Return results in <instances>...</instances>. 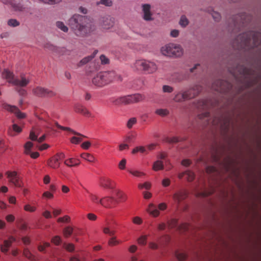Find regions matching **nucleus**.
Segmentation results:
<instances>
[{"label": "nucleus", "mask_w": 261, "mask_h": 261, "mask_svg": "<svg viewBox=\"0 0 261 261\" xmlns=\"http://www.w3.org/2000/svg\"><path fill=\"white\" fill-rule=\"evenodd\" d=\"M261 43V33L248 31L240 34L236 38L233 45L238 49L254 48Z\"/></svg>", "instance_id": "obj_1"}, {"label": "nucleus", "mask_w": 261, "mask_h": 261, "mask_svg": "<svg viewBox=\"0 0 261 261\" xmlns=\"http://www.w3.org/2000/svg\"><path fill=\"white\" fill-rule=\"evenodd\" d=\"M69 24L74 34L79 37H84L90 34L95 29L90 23L87 22V18L79 14H75L69 20Z\"/></svg>", "instance_id": "obj_2"}, {"label": "nucleus", "mask_w": 261, "mask_h": 261, "mask_svg": "<svg viewBox=\"0 0 261 261\" xmlns=\"http://www.w3.org/2000/svg\"><path fill=\"white\" fill-rule=\"evenodd\" d=\"M118 76L114 71L100 72L92 80V84L96 87H102L113 82Z\"/></svg>", "instance_id": "obj_3"}, {"label": "nucleus", "mask_w": 261, "mask_h": 261, "mask_svg": "<svg viewBox=\"0 0 261 261\" xmlns=\"http://www.w3.org/2000/svg\"><path fill=\"white\" fill-rule=\"evenodd\" d=\"M228 70L236 80L240 81L254 74V71L251 68L242 65H237L233 67H229Z\"/></svg>", "instance_id": "obj_4"}, {"label": "nucleus", "mask_w": 261, "mask_h": 261, "mask_svg": "<svg viewBox=\"0 0 261 261\" xmlns=\"http://www.w3.org/2000/svg\"><path fill=\"white\" fill-rule=\"evenodd\" d=\"M132 67L135 70L143 71L149 74L155 72L158 69L155 63L145 59L136 60Z\"/></svg>", "instance_id": "obj_5"}, {"label": "nucleus", "mask_w": 261, "mask_h": 261, "mask_svg": "<svg viewBox=\"0 0 261 261\" xmlns=\"http://www.w3.org/2000/svg\"><path fill=\"white\" fill-rule=\"evenodd\" d=\"M2 76L7 81L13 85L23 87L27 86L30 83V80L26 79L24 74L20 75V79H15L13 72L8 69H4L2 72Z\"/></svg>", "instance_id": "obj_6"}, {"label": "nucleus", "mask_w": 261, "mask_h": 261, "mask_svg": "<svg viewBox=\"0 0 261 261\" xmlns=\"http://www.w3.org/2000/svg\"><path fill=\"white\" fill-rule=\"evenodd\" d=\"M161 52L164 56L176 57H179L183 54L181 47L173 43H169L162 47Z\"/></svg>", "instance_id": "obj_7"}, {"label": "nucleus", "mask_w": 261, "mask_h": 261, "mask_svg": "<svg viewBox=\"0 0 261 261\" xmlns=\"http://www.w3.org/2000/svg\"><path fill=\"white\" fill-rule=\"evenodd\" d=\"M212 89L220 93H227L231 90L232 85L227 81L218 80L213 83Z\"/></svg>", "instance_id": "obj_8"}, {"label": "nucleus", "mask_w": 261, "mask_h": 261, "mask_svg": "<svg viewBox=\"0 0 261 261\" xmlns=\"http://www.w3.org/2000/svg\"><path fill=\"white\" fill-rule=\"evenodd\" d=\"M6 175L7 176L8 181L14 186L21 188L23 186L21 178L18 175L16 171H7Z\"/></svg>", "instance_id": "obj_9"}, {"label": "nucleus", "mask_w": 261, "mask_h": 261, "mask_svg": "<svg viewBox=\"0 0 261 261\" xmlns=\"http://www.w3.org/2000/svg\"><path fill=\"white\" fill-rule=\"evenodd\" d=\"M33 93L35 95L40 97H52L56 95L54 91L41 87L34 88Z\"/></svg>", "instance_id": "obj_10"}, {"label": "nucleus", "mask_w": 261, "mask_h": 261, "mask_svg": "<svg viewBox=\"0 0 261 261\" xmlns=\"http://www.w3.org/2000/svg\"><path fill=\"white\" fill-rule=\"evenodd\" d=\"M246 17V13H241L233 17L232 18V26L233 25L234 28L233 30L240 29L244 27L249 20V19H247Z\"/></svg>", "instance_id": "obj_11"}, {"label": "nucleus", "mask_w": 261, "mask_h": 261, "mask_svg": "<svg viewBox=\"0 0 261 261\" xmlns=\"http://www.w3.org/2000/svg\"><path fill=\"white\" fill-rule=\"evenodd\" d=\"M65 158V155L63 152H58L47 161V165L53 169H57L60 166V161Z\"/></svg>", "instance_id": "obj_12"}, {"label": "nucleus", "mask_w": 261, "mask_h": 261, "mask_svg": "<svg viewBox=\"0 0 261 261\" xmlns=\"http://www.w3.org/2000/svg\"><path fill=\"white\" fill-rule=\"evenodd\" d=\"M104 233L109 235L112 238L109 240L108 244L110 246H115L119 244L120 242L116 240V237L114 236L116 230L113 229L111 226L108 225L103 228Z\"/></svg>", "instance_id": "obj_13"}, {"label": "nucleus", "mask_w": 261, "mask_h": 261, "mask_svg": "<svg viewBox=\"0 0 261 261\" xmlns=\"http://www.w3.org/2000/svg\"><path fill=\"white\" fill-rule=\"evenodd\" d=\"M6 5H9L15 11H23L25 7L22 0H0Z\"/></svg>", "instance_id": "obj_14"}, {"label": "nucleus", "mask_w": 261, "mask_h": 261, "mask_svg": "<svg viewBox=\"0 0 261 261\" xmlns=\"http://www.w3.org/2000/svg\"><path fill=\"white\" fill-rule=\"evenodd\" d=\"M55 125L57 127H58L59 128H60L61 129L69 131L77 136L81 137H78L74 136V137H72V138H71L70 142L73 144H76L79 143L80 142H81L82 141V137H86L85 136L82 135L81 134L75 132L73 129H71L70 127L62 126L60 125H59L57 122L55 123Z\"/></svg>", "instance_id": "obj_15"}, {"label": "nucleus", "mask_w": 261, "mask_h": 261, "mask_svg": "<svg viewBox=\"0 0 261 261\" xmlns=\"http://www.w3.org/2000/svg\"><path fill=\"white\" fill-rule=\"evenodd\" d=\"M201 90V87L199 85L196 84L185 91L184 92L187 99L195 97L200 93Z\"/></svg>", "instance_id": "obj_16"}, {"label": "nucleus", "mask_w": 261, "mask_h": 261, "mask_svg": "<svg viewBox=\"0 0 261 261\" xmlns=\"http://www.w3.org/2000/svg\"><path fill=\"white\" fill-rule=\"evenodd\" d=\"M3 107L8 111L14 113L19 119H23L26 117L25 114L21 112L19 109L15 106H12L5 103L3 104Z\"/></svg>", "instance_id": "obj_17"}, {"label": "nucleus", "mask_w": 261, "mask_h": 261, "mask_svg": "<svg viewBox=\"0 0 261 261\" xmlns=\"http://www.w3.org/2000/svg\"><path fill=\"white\" fill-rule=\"evenodd\" d=\"M114 23V18L109 15L105 16L100 20V25L103 29L108 30L112 28Z\"/></svg>", "instance_id": "obj_18"}, {"label": "nucleus", "mask_w": 261, "mask_h": 261, "mask_svg": "<svg viewBox=\"0 0 261 261\" xmlns=\"http://www.w3.org/2000/svg\"><path fill=\"white\" fill-rule=\"evenodd\" d=\"M142 17L146 21H151L153 19V14L151 11V5L148 4L142 5Z\"/></svg>", "instance_id": "obj_19"}, {"label": "nucleus", "mask_w": 261, "mask_h": 261, "mask_svg": "<svg viewBox=\"0 0 261 261\" xmlns=\"http://www.w3.org/2000/svg\"><path fill=\"white\" fill-rule=\"evenodd\" d=\"M117 202V200L111 196L105 197L99 200V203L106 208L112 207Z\"/></svg>", "instance_id": "obj_20"}, {"label": "nucleus", "mask_w": 261, "mask_h": 261, "mask_svg": "<svg viewBox=\"0 0 261 261\" xmlns=\"http://www.w3.org/2000/svg\"><path fill=\"white\" fill-rule=\"evenodd\" d=\"M168 227L170 228L176 227L180 231H186L189 230L190 226L189 224L186 223L178 225L177 221L175 219H172L168 222Z\"/></svg>", "instance_id": "obj_21"}, {"label": "nucleus", "mask_w": 261, "mask_h": 261, "mask_svg": "<svg viewBox=\"0 0 261 261\" xmlns=\"http://www.w3.org/2000/svg\"><path fill=\"white\" fill-rule=\"evenodd\" d=\"M46 48L58 54L60 56H69L71 54V51L64 47H58L53 45H47Z\"/></svg>", "instance_id": "obj_22"}, {"label": "nucleus", "mask_w": 261, "mask_h": 261, "mask_svg": "<svg viewBox=\"0 0 261 261\" xmlns=\"http://www.w3.org/2000/svg\"><path fill=\"white\" fill-rule=\"evenodd\" d=\"M187 197V193L185 190H180L175 193L173 196L172 198L174 202L179 205L180 202Z\"/></svg>", "instance_id": "obj_23"}, {"label": "nucleus", "mask_w": 261, "mask_h": 261, "mask_svg": "<svg viewBox=\"0 0 261 261\" xmlns=\"http://www.w3.org/2000/svg\"><path fill=\"white\" fill-rule=\"evenodd\" d=\"M74 110L76 113L82 114L86 117H91V114L84 106L76 103L74 106Z\"/></svg>", "instance_id": "obj_24"}, {"label": "nucleus", "mask_w": 261, "mask_h": 261, "mask_svg": "<svg viewBox=\"0 0 261 261\" xmlns=\"http://www.w3.org/2000/svg\"><path fill=\"white\" fill-rule=\"evenodd\" d=\"M101 185L105 188L113 189L115 187L116 183L110 178H104L102 179Z\"/></svg>", "instance_id": "obj_25"}, {"label": "nucleus", "mask_w": 261, "mask_h": 261, "mask_svg": "<svg viewBox=\"0 0 261 261\" xmlns=\"http://www.w3.org/2000/svg\"><path fill=\"white\" fill-rule=\"evenodd\" d=\"M114 103L116 105L120 104L127 105L132 103L129 95L120 97L116 99L114 101Z\"/></svg>", "instance_id": "obj_26"}, {"label": "nucleus", "mask_w": 261, "mask_h": 261, "mask_svg": "<svg viewBox=\"0 0 261 261\" xmlns=\"http://www.w3.org/2000/svg\"><path fill=\"white\" fill-rule=\"evenodd\" d=\"M185 175H187V180L189 181H192L195 178L194 173L193 172L189 170L178 174V177L179 179H181Z\"/></svg>", "instance_id": "obj_27"}, {"label": "nucleus", "mask_w": 261, "mask_h": 261, "mask_svg": "<svg viewBox=\"0 0 261 261\" xmlns=\"http://www.w3.org/2000/svg\"><path fill=\"white\" fill-rule=\"evenodd\" d=\"M129 96L132 103L139 102L143 100L145 98V96L144 95L139 93L129 95Z\"/></svg>", "instance_id": "obj_28"}, {"label": "nucleus", "mask_w": 261, "mask_h": 261, "mask_svg": "<svg viewBox=\"0 0 261 261\" xmlns=\"http://www.w3.org/2000/svg\"><path fill=\"white\" fill-rule=\"evenodd\" d=\"M147 211L153 217H157L160 214L159 210L152 203H150L149 205Z\"/></svg>", "instance_id": "obj_29"}, {"label": "nucleus", "mask_w": 261, "mask_h": 261, "mask_svg": "<svg viewBox=\"0 0 261 261\" xmlns=\"http://www.w3.org/2000/svg\"><path fill=\"white\" fill-rule=\"evenodd\" d=\"M97 50H95L92 55L87 56L83 59H82L80 62L78 63L77 66L79 67L82 66L86 63H88L89 61H90L95 56V55L97 54Z\"/></svg>", "instance_id": "obj_30"}, {"label": "nucleus", "mask_w": 261, "mask_h": 261, "mask_svg": "<svg viewBox=\"0 0 261 261\" xmlns=\"http://www.w3.org/2000/svg\"><path fill=\"white\" fill-rule=\"evenodd\" d=\"M206 11L211 14L215 21H219L221 19V17L220 13H219L218 12L214 11L212 8H208L206 10Z\"/></svg>", "instance_id": "obj_31"}, {"label": "nucleus", "mask_w": 261, "mask_h": 261, "mask_svg": "<svg viewBox=\"0 0 261 261\" xmlns=\"http://www.w3.org/2000/svg\"><path fill=\"white\" fill-rule=\"evenodd\" d=\"M39 134V129L37 128L32 129L30 133L29 139L33 141L38 140V137Z\"/></svg>", "instance_id": "obj_32"}, {"label": "nucleus", "mask_w": 261, "mask_h": 261, "mask_svg": "<svg viewBox=\"0 0 261 261\" xmlns=\"http://www.w3.org/2000/svg\"><path fill=\"white\" fill-rule=\"evenodd\" d=\"M173 100L175 102H181L182 101L187 100L184 91L182 92H178V93H177L175 95Z\"/></svg>", "instance_id": "obj_33"}, {"label": "nucleus", "mask_w": 261, "mask_h": 261, "mask_svg": "<svg viewBox=\"0 0 261 261\" xmlns=\"http://www.w3.org/2000/svg\"><path fill=\"white\" fill-rule=\"evenodd\" d=\"M23 254V255L32 261L36 260L35 256L30 251L28 248L24 249Z\"/></svg>", "instance_id": "obj_34"}, {"label": "nucleus", "mask_w": 261, "mask_h": 261, "mask_svg": "<svg viewBox=\"0 0 261 261\" xmlns=\"http://www.w3.org/2000/svg\"><path fill=\"white\" fill-rule=\"evenodd\" d=\"M116 194L118 199L117 202H124L127 199L126 195L120 191H117Z\"/></svg>", "instance_id": "obj_35"}, {"label": "nucleus", "mask_w": 261, "mask_h": 261, "mask_svg": "<svg viewBox=\"0 0 261 261\" xmlns=\"http://www.w3.org/2000/svg\"><path fill=\"white\" fill-rule=\"evenodd\" d=\"M56 25L57 28L59 29H60L61 31L66 33L68 31V27L65 25L63 22L58 21L56 23Z\"/></svg>", "instance_id": "obj_36"}, {"label": "nucleus", "mask_w": 261, "mask_h": 261, "mask_svg": "<svg viewBox=\"0 0 261 261\" xmlns=\"http://www.w3.org/2000/svg\"><path fill=\"white\" fill-rule=\"evenodd\" d=\"M64 164L67 166L72 167L78 165L79 163L75 159L70 158L69 159L66 160L64 161Z\"/></svg>", "instance_id": "obj_37"}, {"label": "nucleus", "mask_w": 261, "mask_h": 261, "mask_svg": "<svg viewBox=\"0 0 261 261\" xmlns=\"http://www.w3.org/2000/svg\"><path fill=\"white\" fill-rule=\"evenodd\" d=\"M155 113L161 117H165L169 114V111L166 109H158L155 111Z\"/></svg>", "instance_id": "obj_38"}, {"label": "nucleus", "mask_w": 261, "mask_h": 261, "mask_svg": "<svg viewBox=\"0 0 261 261\" xmlns=\"http://www.w3.org/2000/svg\"><path fill=\"white\" fill-rule=\"evenodd\" d=\"M152 169L154 171L163 170L164 169V165L162 161H156L153 165Z\"/></svg>", "instance_id": "obj_39"}, {"label": "nucleus", "mask_w": 261, "mask_h": 261, "mask_svg": "<svg viewBox=\"0 0 261 261\" xmlns=\"http://www.w3.org/2000/svg\"><path fill=\"white\" fill-rule=\"evenodd\" d=\"M11 246V242L7 240H5L4 244L1 246V251L4 253H7L8 251L9 248Z\"/></svg>", "instance_id": "obj_40"}, {"label": "nucleus", "mask_w": 261, "mask_h": 261, "mask_svg": "<svg viewBox=\"0 0 261 261\" xmlns=\"http://www.w3.org/2000/svg\"><path fill=\"white\" fill-rule=\"evenodd\" d=\"M189 21L185 15H182L180 17L179 24L181 27L186 28L189 24Z\"/></svg>", "instance_id": "obj_41"}, {"label": "nucleus", "mask_w": 261, "mask_h": 261, "mask_svg": "<svg viewBox=\"0 0 261 261\" xmlns=\"http://www.w3.org/2000/svg\"><path fill=\"white\" fill-rule=\"evenodd\" d=\"M198 109L205 110L208 108V103L206 100H201L198 102L197 106Z\"/></svg>", "instance_id": "obj_42"}, {"label": "nucleus", "mask_w": 261, "mask_h": 261, "mask_svg": "<svg viewBox=\"0 0 261 261\" xmlns=\"http://www.w3.org/2000/svg\"><path fill=\"white\" fill-rule=\"evenodd\" d=\"M7 24L10 27H17L20 25V22L16 19H10L7 21Z\"/></svg>", "instance_id": "obj_43"}, {"label": "nucleus", "mask_w": 261, "mask_h": 261, "mask_svg": "<svg viewBox=\"0 0 261 261\" xmlns=\"http://www.w3.org/2000/svg\"><path fill=\"white\" fill-rule=\"evenodd\" d=\"M81 156L83 159H84L90 162H92L94 161V156L92 155H91V154L88 153H83L81 154Z\"/></svg>", "instance_id": "obj_44"}, {"label": "nucleus", "mask_w": 261, "mask_h": 261, "mask_svg": "<svg viewBox=\"0 0 261 261\" xmlns=\"http://www.w3.org/2000/svg\"><path fill=\"white\" fill-rule=\"evenodd\" d=\"M138 152H140L141 153H147L146 148L145 147L142 146H137V147H135V148H134L133 149L132 152L133 154H135Z\"/></svg>", "instance_id": "obj_45"}, {"label": "nucleus", "mask_w": 261, "mask_h": 261, "mask_svg": "<svg viewBox=\"0 0 261 261\" xmlns=\"http://www.w3.org/2000/svg\"><path fill=\"white\" fill-rule=\"evenodd\" d=\"M96 5H103L107 7H111L113 5V2L111 0H100L97 2Z\"/></svg>", "instance_id": "obj_46"}, {"label": "nucleus", "mask_w": 261, "mask_h": 261, "mask_svg": "<svg viewBox=\"0 0 261 261\" xmlns=\"http://www.w3.org/2000/svg\"><path fill=\"white\" fill-rule=\"evenodd\" d=\"M33 146V143L30 141H28L25 144L24 147L25 149L24 152L25 154H29L30 153L31 149Z\"/></svg>", "instance_id": "obj_47"}, {"label": "nucleus", "mask_w": 261, "mask_h": 261, "mask_svg": "<svg viewBox=\"0 0 261 261\" xmlns=\"http://www.w3.org/2000/svg\"><path fill=\"white\" fill-rule=\"evenodd\" d=\"M128 171L132 174L133 175L140 177L142 176H144L145 175V174L142 172H140L138 170H128Z\"/></svg>", "instance_id": "obj_48"}, {"label": "nucleus", "mask_w": 261, "mask_h": 261, "mask_svg": "<svg viewBox=\"0 0 261 261\" xmlns=\"http://www.w3.org/2000/svg\"><path fill=\"white\" fill-rule=\"evenodd\" d=\"M73 228L70 226L66 227L63 230V233L65 237H69L72 233Z\"/></svg>", "instance_id": "obj_49"}, {"label": "nucleus", "mask_w": 261, "mask_h": 261, "mask_svg": "<svg viewBox=\"0 0 261 261\" xmlns=\"http://www.w3.org/2000/svg\"><path fill=\"white\" fill-rule=\"evenodd\" d=\"M175 255L177 258L180 261L185 260L187 257V254L183 252H177Z\"/></svg>", "instance_id": "obj_50"}, {"label": "nucleus", "mask_w": 261, "mask_h": 261, "mask_svg": "<svg viewBox=\"0 0 261 261\" xmlns=\"http://www.w3.org/2000/svg\"><path fill=\"white\" fill-rule=\"evenodd\" d=\"M165 141L169 143H175L179 141V139L176 137L172 138L167 137L165 139Z\"/></svg>", "instance_id": "obj_51"}, {"label": "nucleus", "mask_w": 261, "mask_h": 261, "mask_svg": "<svg viewBox=\"0 0 261 261\" xmlns=\"http://www.w3.org/2000/svg\"><path fill=\"white\" fill-rule=\"evenodd\" d=\"M137 122V119L135 117H133V118H131L130 119H129L128 120V121H127V127L128 128H130L133 127V126L136 124Z\"/></svg>", "instance_id": "obj_52"}, {"label": "nucleus", "mask_w": 261, "mask_h": 261, "mask_svg": "<svg viewBox=\"0 0 261 261\" xmlns=\"http://www.w3.org/2000/svg\"><path fill=\"white\" fill-rule=\"evenodd\" d=\"M151 187V184L149 182H145V183L142 184H140L138 185V188L140 189H142L143 188L148 190Z\"/></svg>", "instance_id": "obj_53"}, {"label": "nucleus", "mask_w": 261, "mask_h": 261, "mask_svg": "<svg viewBox=\"0 0 261 261\" xmlns=\"http://www.w3.org/2000/svg\"><path fill=\"white\" fill-rule=\"evenodd\" d=\"M146 240H147V236H142L138 239V242L140 245H144L146 243Z\"/></svg>", "instance_id": "obj_54"}, {"label": "nucleus", "mask_w": 261, "mask_h": 261, "mask_svg": "<svg viewBox=\"0 0 261 261\" xmlns=\"http://www.w3.org/2000/svg\"><path fill=\"white\" fill-rule=\"evenodd\" d=\"M24 210L27 212H33L36 211V208L35 206L30 205V204H27L24 205Z\"/></svg>", "instance_id": "obj_55"}, {"label": "nucleus", "mask_w": 261, "mask_h": 261, "mask_svg": "<svg viewBox=\"0 0 261 261\" xmlns=\"http://www.w3.org/2000/svg\"><path fill=\"white\" fill-rule=\"evenodd\" d=\"M90 198L92 202H93L94 203H99L100 199H99L98 196L96 195L93 194H90Z\"/></svg>", "instance_id": "obj_56"}, {"label": "nucleus", "mask_w": 261, "mask_h": 261, "mask_svg": "<svg viewBox=\"0 0 261 261\" xmlns=\"http://www.w3.org/2000/svg\"><path fill=\"white\" fill-rule=\"evenodd\" d=\"M132 221L134 224H137V225H140L143 222L142 219L140 217H138V216L134 217L133 218Z\"/></svg>", "instance_id": "obj_57"}, {"label": "nucleus", "mask_w": 261, "mask_h": 261, "mask_svg": "<svg viewBox=\"0 0 261 261\" xmlns=\"http://www.w3.org/2000/svg\"><path fill=\"white\" fill-rule=\"evenodd\" d=\"M163 91L164 92L171 93L173 91V88L168 85H164L163 87Z\"/></svg>", "instance_id": "obj_58"}, {"label": "nucleus", "mask_w": 261, "mask_h": 261, "mask_svg": "<svg viewBox=\"0 0 261 261\" xmlns=\"http://www.w3.org/2000/svg\"><path fill=\"white\" fill-rule=\"evenodd\" d=\"M64 247L69 252H73L74 250V246L72 244H65Z\"/></svg>", "instance_id": "obj_59"}, {"label": "nucleus", "mask_w": 261, "mask_h": 261, "mask_svg": "<svg viewBox=\"0 0 261 261\" xmlns=\"http://www.w3.org/2000/svg\"><path fill=\"white\" fill-rule=\"evenodd\" d=\"M61 240L60 237L58 236L54 237L51 240V242L56 245H59L61 243Z\"/></svg>", "instance_id": "obj_60"}, {"label": "nucleus", "mask_w": 261, "mask_h": 261, "mask_svg": "<svg viewBox=\"0 0 261 261\" xmlns=\"http://www.w3.org/2000/svg\"><path fill=\"white\" fill-rule=\"evenodd\" d=\"M126 160L125 159H122L119 163L118 167L120 169L123 170L125 168Z\"/></svg>", "instance_id": "obj_61"}, {"label": "nucleus", "mask_w": 261, "mask_h": 261, "mask_svg": "<svg viewBox=\"0 0 261 261\" xmlns=\"http://www.w3.org/2000/svg\"><path fill=\"white\" fill-rule=\"evenodd\" d=\"M70 220V217L68 216H65L63 217H60L58 218V222H68Z\"/></svg>", "instance_id": "obj_62"}, {"label": "nucleus", "mask_w": 261, "mask_h": 261, "mask_svg": "<svg viewBox=\"0 0 261 261\" xmlns=\"http://www.w3.org/2000/svg\"><path fill=\"white\" fill-rule=\"evenodd\" d=\"M100 60L102 64H107L109 63V60L105 55H101L100 57Z\"/></svg>", "instance_id": "obj_63"}, {"label": "nucleus", "mask_w": 261, "mask_h": 261, "mask_svg": "<svg viewBox=\"0 0 261 261\" xmlns=\"http://www.w3.org/2000/svg\"><path fill=\"white\" fill-rule=\"evenodd\" d=\"M12 129L13 131L19 133L22 131L21 128L17 125L16 124H14L12 125Z\"/></svg>", "instance_id": "obj_64"}]
</instances>
